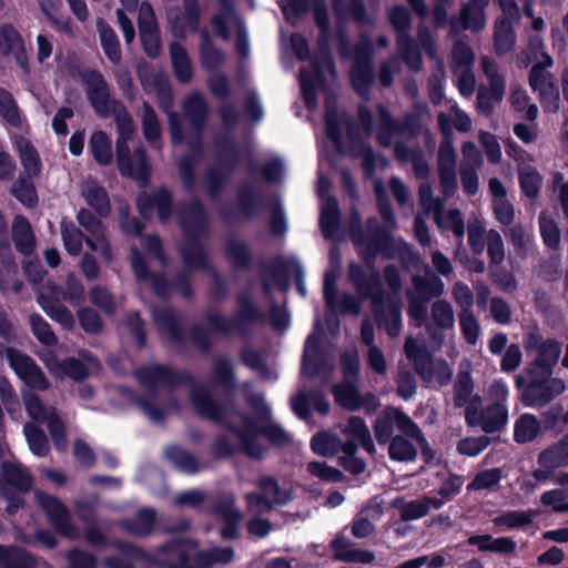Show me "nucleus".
<instances>
[{
	"instance_id": "obj_1",
	"label": "nucleus",
	"mask_w": 568,
	"mask_h": 568,
	"mask_svg": "<svg viewBox=\"0 0 568 568\" xmlns=\"http://www.w3.org/2000/svg\"><path fill=\"white\" fill-rule=\"evenodd\" d=\"M212 383L223 390V398L215 399L207 387L199 386L191 390L192 405L199 416L223 426L239 440V450L251 459L260 460L266 448L258 443L264 435L265 423L272 419L270 406L261 395L247 398L255 415L241 413L236 408L237 382L233 364L226 357H217L212 365Z\"/></svg>"
},
{
	"instance_id": "obj_2",
	"label": "nucleus",
	"mask_w": 568,
	"mask_h": 568,
	"mask_svg": "<svg viewBox=\"0 0 568 568\" xmlns=\"http://www.w3.org/2000/svg\"><path fill=\"white\" fill-rule=\"evenodd\" d=\"M183 242L178 252L183 265L189 270H199L211 274L210 295L213 301L222 302L230 293L226 278L210 263V254L204 240L210 235V222L206 210L199 197H192L176 212Z\"/></svg>"
},
{
	"instance_id": "obj_3",
	"label": "nucleus",
	"mask_w": 568,
	"mask_h": 568,
	"mask_svg": "<svg viewBox=\"0 0 568 568\" xmlns=\"http://www.w3.org/2000/svg\"><path fill=\"white\" fill-rule=\"evenodd\" d=\"M112 546L116 551L160 568H211L215 564H230L234 558V549L231 546L200 550L191 558L190 547L195 546V542L189 538L168 540L156 546L155 552H149L122 539L114 540Z\"/></svg>"
},
{
	"instance_id": "obj_4",
	"label": "nucleus",
	"mask_w": 568,
	"mask_h": 568,
	"mask_svg": "<svg viewBox=\"0 0 568 568\" xmlns=\"http://www.w3.org/2000/svg\"><path fill=\"white\" fill-rule=\"evenodd\" d=\"M358 255L364 266L354 261L349 262L347 266L348 281L361 298L371 300L377 326H385L388 334L394 336L400 327V310L395 304L390 305L389 312L384 308L387 294L376 266L379 254L359 248Z\"/></svg>"
},
{
	"instance_id": "obj_5",
	"label": "nucleus",
	"mask_w": 568,
	"mask_h": 568,
	"mask_svg": "<svg viewBox=\"0 0 568 568\" xmlns=\"http://www.w3.org/2000/svg\"><path fill=\"white\" fill-rule=\"evenodd\" d=\"M235 302L236 308L232 317H225L219 313H205L204 318L213 332L222 335L236 333L241 337L247 338L255 325H264L267 320L276 331H284L288 327L290 314L285 307L280 306L276 302L271 304L268 317L248 292L237 293Z\"/></svg>"
},
{
	"instance_id": "obj_6",
	"label": "nucleus",
	"mask_w": 568,
	"mask_h": 568,
	"mask_svg": "<svg viewBox=\"0 0 568 568\" xmlns=\"http://www.w3.org/2000/svg\"><path fill=\"white\" fill-rule=\"evenodd\" d=\"M139 384L149 392V396H136L134 402L153 423H164L165 412L155 405L159 387L173 393L180 386H195L194 376L186 369H174L170 365L154 363L139 367L135 373Z\"/></svg>"
},
{
	"instance_id": "obj_7",
	"label": "nucleus",
	"mask_w": 568,
	"mask_h": 568,
	"mask_svg": "<svg viewBox=\"0 0 568 568\" xmlns=\"http://www.w3.org/2000/svg\"><path fill=\"white\" fill-rule=\"evenodd\" d=\"M17 342V327L7 308L0 304V356L7 358L10 368L26 385L48 390L51 384L37 362L30 355L9 346Z\"/></svg>"
},
{
	"instance_id": "obj_8",
	"label": "nucleus",
	"mask_w": 568,
	"mask_h": 568,
	"mask_svg": "<svg viewBox=\"0 0 568 568\" xmlns=\"http://www.w3.org/2000/svg\"><path fill=\"white\" fill-rule=\"evenodd\" d=\"M525 376L515 377L516 388L520 392V400L526 407H545L561 395L566 385L560 378H552L554 369L531 361L525 367Z\"/></svg>"
},
{
	"instance_id": "obj_9",
	"label": "nucleus",
	"mask_w": 568,
	"mask_h": 568,
	"mask_svg": "<svg viewBox=\"0 0 568 568\" xmlns=\"http://www.w3.org/2000/svg\"><path fill=\"white\" fill-rule=\"evenodd\" d=\"M351 237L356 247L375 254H381L384 258L394 256L395 243L392 233L379 223L377 217L371 216L366 220V231L363 229L361 217L356 213L349 224Z\"/></svg>"
},
{
	"instance_id": "obj_10",
	"label": "nucleus",
	"mask_w": 568,
	"mask_h": 568,
	"mask_svg": "<svg viewBox=\"0 0 568 568\" xmlns=\"http://www.w3.org/2000/svg\"><path fill=\"white\" fill-rule=\"evenodd\" d=\"M214 145L216 148L215 161L219 169L209 170L205 181L209 195L212 199H217L222 195L229 175L241 163V149L236 141L230 136L217 138Z\"/></svg>"
},
{
	"instance_id": "obj_11",
	"label": "nucleus",
	"mask_w": 568,
	"mask_h": 568,
	"mask_svg": "<svg viewBox=\"0 0 568 568\" xmlns=\"http://www.w3.org/2000/svg\"><path fill=\"white\" fill-rule=\"evenodd\" d=\"M406 357L413 362L414 369L427 386L436 381L438 386H446L453 378V371L445 359L435 362L432 353L424 345H418L412 337L405 343Z\"/></svg>"
},
{
	"instance_id": "obj_12",
	"label": "nucleus",
	"mask_w": 568,
	"mask_h": 568,
	"mask_svg": "<svg viewBox=\"0 0 568 568\" xmlns=\"http://www.w3.org/2000/svg\"><path fill=\"white\" fill-rule=\"evenodd\" d=\"M264 207L265 200L262 191L252 182L245 181L236 187V202L222 206L219 215L224 223L235 224L241 220H253Z\"/></svg>"
},
{
	"instance_id": "obj_13",
	"label": "nucleus",
	"mask_w": 568,
	"mask_h": 568,
	"mask_svg": "<svg viewBox=\"0 0 568 568\" xmlns=\"http://www.w3.org/2000/svg\"><path fill=\"white\" fill-rule=\"evenodd\" d=\"M129 140L118 138L115 141V159L121 176L132 179L139 186H149L152 175V166L144 146H138L131 153Z\"/></svg>"
},
{
	"instance_id": "obj_14",
	"label": "nucleus",
	"mask_w": 568,
	"mask_h": 568,
	"mask_svg": "<svg viewBox=\"0 0 568 568\" xmlns=\"http://www.w3.org/2000/svg\"><path fill=\"white\" fill-rule=\"evenodd\" d=\"M373 53V44L368 40L354 47V64L349 71V81L359 97H366L375 82Z\"/></svg>"
},
{
	"instance_id": "obj_15",
	"label": "nucleus",
	"mask_w": 568,
	"mask_h": 568,
	"mask_svg": "<svg viewBox=\"0 0 568 568\" xmlns=\"http://www.w3.org/2000/svg\"><path fill=\"white\" fill-rule=\"evenodd\" d=\"M87 99L94 113L100 118H109L118 108L114 103L122 102L112 98L110 88L103 74L99 70H89L83 77Z\"/></svg>"
},
{
	"instance_id": "obj_16",
	"label": "nucleus",
	"mask_w": 568,
	"mask_h": 568,
	"mask_svg": "<svg viewBox=\"0 0 568 568\" xmlns=\"http://www.w3.org/2000/svg\"><path fill=\"white\" fill-rule=\"evenodd\" d=\"M87 99L94 113L100 118H109L118 108L114 103L122 102L112 98L110 88L103 74L99 70H89L83 77Z\"/></svg>"
},
{
	"instance_id": "obj_17",
	"label": "nucleus",
	"mask_w": 568,
	"mask_h": 568,
	"mask_svg": "<svg viewBox=\"0 0 568 568\" xmlns=\"http://www.w3.org/2000/svg\"><path fill=\"white\" fill-rule=\"evenodd\" d=\"M34 497L52 528L63 537L74 538L77 528L71 523V514L68 507L58 497L41 490H38Z\"/></svg>"
},
{
	"instance_id": "obj_18",
	"label": "nucleus",
	"mask_w": 568,
	"mask_h": 568,
	"mask_svg": "<svg viewBox=\"0 0 568 568\" xmlns=\"http://www.w3.org/2000/svg\"><path fill=\"white\" fill-rule=\"evenodd\" d=\"M34 497L52 528L63 537L74 538L77 528L71 523V514L68 507L58 497L41 490H38Z\"/></svg>"
},
{
	"instance_id": "obj_19",
	"label": "nucleus",
	"mask_w": 568,
	"mask_h": 568,
	"mask_svg": "<svg viewBox=\"0 0 568 568\" xmlns=\"http://www.w3.org/2000/svg\"><path fill=\"white\" fill-rule=\"evenodd\" d=\"M263 272L270 275L273 283L283 292L290 288V277L291 273H293L297 293L303 297L306 296L307 291L304 280V270L295 257L285 260L283 256L278 255L272 260L270 265L263 268Z\"/></svg>"
},
{
	"instance_id": "obj_20",
	"label": "nucleus",
	"mask_w": 568,
	"mask_h": 568,
	"mask_svg": "<svg viewBox=\"0 0 568 568\" xmlns=\"http://www.w3.org/2000/svg\"><path fill=\"white\" fill-rule=\"evenodd\" d=\"M183 113L195 130L194 136L187 141L189 148L201 154L203 151L202 131L209 118L207 102L199 92H193L183 102Z\"/></svg>"
},
{
	"instance_id": "obj_21",
	"label": "nucleus",
	"mask_w": 568,
	"mask_h": 568,
	"mask_svg": "<svg viewBox=\"0 0 568 568\" xmlns=\"http://www.w3.org/2000/svg\"><path fill=\"white\" fill-rule=\"evenodd\" d=\"M135 204L142 217H149L150 212L155 210L159 221L166 223L173 213V193L162 185L151 193L142 192L139 194Z\"/></svg>"
},
{
	"instance_id": "obj_22",
	"label": "nucleus",
	"mask_w": 568,
	"mask_h": 568,
	"mask_svg": "<svg viewBox=\"0 0 568 568\" xmlns=\"http://www.w3.org/2000/svg\"><path fill=\"white\" fill-rule=\"evenodd\" d=\"M146 7L148 13L144 12L143 6L141 7L138 20L141 47L150 59H158L162 50L160 30L151 6Z\"/></svg>"
},
{
	"instance_id": "obj_23",
	"label": "nucleus",
	"mask_w": 568,
	"mask_h": 568,
	"mask_svg": "<svg viewBox=\"0 0 568 568\" xmlns=\"http://www.w3.org/2000/svg\"><path fill=\"white\" fill-rule=\"evenodd\" d=\"M152 317L158 328L165 332L171 344L183 346L186 342L183 318L172 307L163 306L153 310Z\"/></svg>"
},
{
	"instance_id": "obj_24",
	"label": "nucleus",
	"mask_w": 568,
	"mask_h": 568,
	"mask_svg": "<svg viewBox=\"0 0 568 568\" xmlns=\"http://www.w3.org/2000/svg\"><path fill=\"white\" fill-rule=\"evenodd\" d=\"M312 72L301 70V92L307 109L312 110L317 105V89L326 88V74L321 61L313 59Z\"/></svg>"
},
{
	"instance_id": "obj_25",
	"label": "nucleus",
	"mask_w": 568,
	"mask_h": 568,
	"mask_svg": "<svg viewBox=\"0 0 568 568\" xmlns=\"http://www.w3.org/2000/svg\"><path fill=\"white\" fill-rule=\"evenodd\" d=\"M119 527L130 536L146 538L156 529V510L148 506L141 507L133 517L122 519Z\"/></svg>"
},
{
	"instance_id": "obj_26",
	"label": "nucleus",
	"mask_w": 568,
	"mask_h": 568,
	"mask_svg": "<svg viewBox=\"0 0 568 568\" xmlns=\"http://www.w3.org/2000/svg\"><path fill=\"white\" fill-rule=\"evenodd\" d=\"M201 9L199 0H182V11L171 19L172 33L175 38H184L186 32L199 31Z\"/></svg>"
},
{
	"instance_id": "obj_27",
	"label": "nucleus",
	"mask_w": 568,
	"mask_h": 568,
	"mask_svg": "<svg viewBox=\"0 0 568 568\" xmlns=\"http://www.w3.org/2000/svg\"><path fill=\"white\" fill-rule=\"evenodd\" d=\"M484 7L464 2L460 8L459 18L453 17L449 20L450 33H457L458 29L479 32L485 28L486 17Z\"/></svg>"
},
{
	"instance_id": "obj_28",
	"label": "nucleus",
	"mask_w": 568,
	"mask_h": 568,
	"mask_svg": "<svg viewBox=\"0 0 568 568\" xmlns=\"http://www.w3.org/2000/svg\"><path fill=\"white\" fill-rule=\"evenodd\" d=\"M224 254L234 272H244L253 267V254L251 247L244 241L227 239Z\"/></svg>"
},
{
	"instance_id": "obj_29",
	"label": "nucleus",
	"mask_w": 568,
	"mask_h": 568,
	"mask_svg": "<svg viewBox=\"0 0 568 568\" xmlns=\"http://www.w3.org/2000/svg\"><path fill=\"white\" fill-rule=\"evenodd\" d=\"M1 476L7 487L14 488L19 493H29L33 487V477L21 465L3 460L0 466Z\"/></svg>"
},
{
	"instance_id": "obj_30",
	"label": "nucleus",
	"mask_w": 568,
	"mask_h": 568,
	"mask_svg": "<svg viewBox=\"0 0 568 568\" xmlns=\"http://www.w3.org/2000/svg\"><path fill=\"white\" fill-rule=\"evenodd\" d=\"M164 457L173 467L187 475H195L202 469L196 456L176 444L165 447Z\"/></svg>"
},
{
	"instance_id": "obj_31",
	"label": "nucleus",
	"mask_w": 568,
	"mask_h": 568,
	"mask_svg": "<svg viewBox=\"0 0 568 568\" xmlns=\"http://www.w3.org/2000/svg\"><path fill=\"white\" fill-rule=\"evenodd\" d=\"M12 241L16 250L24 256L31 255L36 248V236L31 224L23 215H17L13 220Z\"/></svg>"
},
{
	"instance_id": "obj_32",
	"label": "nucleus",
	"mask_w": 568,
	"mask_h": 568,
	"mask_svg": "<svg viewBox=\"0 0 568 568\" xmlns=\"http://www.w3.org/2000/svg\"><path fill=\"white\" fill-rule=\"evenodd\" d=\"M34 555L16 545H0V568H37Z\"/></svg>"
},
{
	"instance_id": "obj_33",
	"label": "nucleus",
	"mask_w": 568,
	"mask_h": 568,
	"mask_svg": "<svg viewBox=\"0 0 568 568\" xmlns=\"http://www.w3.org/2000/svg\"><path fill=\"white\" fill-rule=\"evenodd\" d=\"M172 69L176 80L186 84L193 79V68L185 48L176 41H172L169 45Z\"/></svg>"
},
{
	"instance_id": "obj_34",
	"label": "nucleus",
	"mask_w": 568,
	"mask_h": 568,
	"mask_svg": "<svg viewBox=\"0 0 568 568\" xmlns=\"http://www.w3.org/2000/svg\"><path fill=\"white\" fill-rule=\"evenodd\" d=\"M358 382L343 381L333 386V395L337 405L348 412H357L362 408Z\"/></svg>"
},
{
	"instance_id": "obj_35",
	"label": "nucleus",
	"mask_w": 568,
	"mask_h": 568,
	"mask_svg": "<svg viewBox=\"0 0 568 568\" xmlns=\"http://www.w3.org/2000/svg\"><path fill=\"white\" fill-rule=\"evenodd\" d=\"M43 312L53 321L59 323L64 329L71 331L75 321L71 311L51 296H40L38 300Z\"/></svg>"
},
{
	"instance_id": "obj_36",
	"label": "nucleus",
	"mask_w": 568,
	"mask_h": 568,
	"mask_svg": "<svg viewBox=\"0 0 568 568\" xmlns=\"http://www.w3.org/2000/svg\"><path fill=\"white\" fill-rule=\"evenodd\" d=\"M508 420L507 407L501 403H493L480 414L479 424L486 434L500 432Z\"/></svg>"
},
{
	"instance_id": "obj_37",
	"label": "nucleus",
	"mask_w": 568,
	"mask_h": 568,
	"mask_svg": "<svg viewBox=\"0 0 568 568\" xmlns=\"http://www.w3.org/2000/svg\"><path fill=\"white\" fill-rule=\"evenodd\" d=\"M33 179L34 178L20 174L10 187L12 196L27 209H34L39 204V196L32 181Z\"/></svg>"
},
{
	"instance_id": "obj_38",
	"label": "nucleus",
	"mask_w": 568,
	"mask_h": 568,
	"mask_svg": "<svg viewBox=\"0 0 568 568\" xmlns=\"http://www.w3.org/2000/svg\"><path fill=\"white\" fill-rule=\"evenodd\" d=\"M100 43L105 57L113 63L118 64L121 61L122 53L121 47L114 30L102 19L97 23Z\"/></svg>"
},
{
	"instance_id": "obj_39",
	"label": "nucleus",
	"mask_w": 568,
	"mask_h": 568,
	"mask_svg": "<svg viewBox=\"0 0 568 568\" xmlns=\"http://www.w3.org/2000/svg\"><path fill=\"white\" fill-rule=\"evenodd\" d=\"M542 432L539 419L529 413L523 414L515 423L514 439L518 444L534 442Z\"/></svg>"
},
{
	"instance_id": "obj_40",
	"label": "nucleus",
	"mask_w": 568,
	"mask_h": 568,
	"mask_svg": "<svg viewBox=\"0 0 568 568\" xmlns=\"http://www.w3.org/2000/svg\"><path fill=\"white\" fill-rule=\"evenodd\" d=\"M379 125L376 134L377 143L383 148L392 144L393 136L398 134L399 121L396 120L384 104L377 105Z\"/></svg>"
},
{
	"instance_id": "obj_41",
	"label": "nucleus",
	"mask_w": 568,
	"mask_h": 568,
	"mask_svg": "<svg viewBox=\"0 0 568 568\" xmlns=\"http://www.w3.org/2000/svg\"><path fill=\"white\" fill-rule=\"evenodd\" d=\"M200 60L207 70H214L225 61L223 51L215 47L206 29L201 31Z\"/></svg>"
},
{
	"instance_id": "obj_42",
	"label": "nucleus",
	"mask_w": 568,
	"mask_h": 568,
	"mask_svg": "<svg viewBox=\"0 0 568 568\" xmlns=\"http://www.w3.org/2000/svg\"><path fill=\"white\" fill-rule=\"evenodd\" d=\"M311 449L322 457H334L341 453L339 436L333 432L321 430L311 438Z\"/></svg>"
},
{
	"instance_id": "obj_43",
	"label": "nucleus",
	"mask_w": 568,
	"mask_h": 568,
	"mask_svg": "<svg viewBox=\"0 0 568 568\" xmlns=\"http://www.w3.org/2000/svg\"><path fill=\"white\" fill-rule=\"evenodd\" d=\"M83 196L87 204L98 214L100 217H106L111 213V204L106 190L93 183L83 190Z\"/></svg>"
},
{
	"instance_id": "obj_44",
	"label": "nucleus",
	"mask_w": 568,
	"mask_h": 568,
	"mask_svg": "<svg viewBox=\"0 0 568 568\" xmlns=\"http://www.w3.org/2000/svg\"><path fill=\"white\" fill-rule=\"evenodd\" d=\"M566 416L567 412H564V406L560 403H556L548 409L541 412L539 423L542 432L559 435L564 432V426L568 425Z\"/></svg>"
},
{
	"instance_id": "obj_45",
	"label": "nucleus",
	"mask_w": 568,
	"mask_h": 568,
	"mask_svg": "<svg viewBox=\"0 0 568 568\" xmlns=\"http://www.w3.org/2000/svg\"><path fill=\"white\" fill-rule=\"evenodd\" d=\"M244 499L247 511L258 516L271 513L274 509V506H283L290 501V498L272 499L265 494H260L258 491L245 494Z\"/></svg>"
},
{
	"instance_id": "obj_46",
	"label": "nucleus",
	"mask_w": 568,
	"mask_h": 568,
	"mask_svg": "<svg viewBox=\"0 0 568 568\" xmlns=\"http://www.w3.org/2000/svg\"><path fill=\"white\" fill-rule=\"evenodd\" d=\"M332 7L338 21L348 16L357 24L369 22L363 0H351L348 8L344 6L342 0H332Z\"/></svg>"
},
{
	"instance_id": "obj_47",
	"label": "nucleus",
	"mask_w": 568,
	"mask_h": 568,
	"mask_svg": "<svg viewBox=\"0 0 568 568\" xmlns=\"http://www.w3.org/2000/svg\"><path fill=\"white\" fill-rule=\"evenodd\" d=\"M19 158L23 166V175L29 178H38L42 170V163L37 149L24 140L19 145Z\"/></svg>"
},
{
	"instance_id": "obj_48",
	"label": "nucleus",
	"mask_w": 568,
	"mask_h": 568,
	"mask_svg": "<svg viewBox=\"0 0 568 568\" xmlns=\"http://www.w3.org/2000/svg\"><path fill=\"white\" fill-rule=\"evenodd\" d=\"M351 152L353 156L363 159L362 166L365 176H373L376 171V154L373 148L361 136H351Z\"/></svg>"
},
{
	"instance_id": "obj_49",
	"label": "nucleus",
	"mask_w": 568,
	"mask_h": 568,
	"mask_svg": "<svg viewBox=\"0 0 568 568\" xmlns=\"http://www.w3.org/2000/svg\"><path fill=\"white\" fill-rule=\"evenodd\" d=\"M90 152L100 165H109L112 162L111 141L105 132L95 131L89 142Z\"/></svg>"
},
{
	"instance_id": "obj_50",
	"label": "nucleus",
	"mask_w": 568,
	"mask_h": 568,
	"mask_svg": "<svg viewBox=\"0 0 568 568\" xmlns=\"http://www.w3.org/2000/svg\"><path fill=\"white\" fill-rule=\"evenodd\" d=\"M333 38L332 30H318L317 36V50L318 54L315 55L314 59H318L321 61V67L323 69H327L331 75L335 77L337 74L336 64L333 57L331 41Z\"/></svg>"
},
{
	"instance_id": "obj_51",
	"label": "nucleus",
	"mask_w": 568,
	"mask_h": 568,
	"mask_svg": "<svg viewBox=\"0 0 568 568\" xmlns=\"http://www.w3.org/2000/svg\"><path fill=\"white\" fill-rule=\"evenodd\" d=\"M341 224V211L338 202L335 197L327 199L325 206L321 211L320 225L323 235L328 239L332 237L333 232L338 229Z\"/></svg>"
},
{
	"instance_id": "obj_52",
	"label": "nucleus",
	"mask_w": 568,
	"mask_h": 568,
	"mask_svg": "<svg viewBox=\"0 0 568 568\" xmlns=\"http://www.w3.org/2000/svg\"><path fill=\"white\" fill-rule=\"evenodd\" d=\"M392 507L400 510L403 521L417 520L428 514L427 505L422 498L406 501L405 497L398 496L392 501Z\"/></svg>"
},
{
	"instance_id": "obj_53",
	"label": "nucleus",
	"mask_w": 568,
	"mask_h": 568,
	"mask_svg": "<svg viewBox=\"0 0 568 568\" xmlns=\"http://www.w3.org/2000/svg\"><path fill=\"white\" fill-rule=\"evenodd\" d=\"M413 285L416 291V297L429 302L433 297H439L444 293V283L437 277L426 278L419 275L413 277Z\"/></svg>"
},
{
	"instance_id": "obj_54",
	"label": "nucleus",
	"mask_w": 568,
	"mask_h": 568,
	"mask_svg": "<svg viewBox=\"0 0 568 568\" xmlns=\"http://www.w3.org/2000/svg\"><path fill=\"white\" fill-rule=\"evenodd\" d=\"M417 455V447L402 435H396L388 444V456L394 462H414Z\"/></svg>"
},
{
	"instance_id": "obj_55",
	"label": "nucleus",
	"mask_w": 568,
	"mask_h": 568,
	"mask_svg": "<svg viewBox=\"0 0 568 568\" xmlns=\"http://www.w3.org/2000/svg\"><path fill=\"white\" fill-rule=\"evenodd\" d=\"M55 375L60 378L67 376L74 382H83L90 376L89 367L80 359L75 357H65L64 359L57 362Z\"/></svg>"
},
{
	"instance_id": "obj_56",
	"label": "nucleus",
	"mask_w": 568,
	"mask_h": 568,
	"mask_svg": "<svg viewBox=\"0 0 568 568\" xmlns=\"http://www.w3.org/2000/svg\"><path fill=\"white\" fill-rule=\"evenodd\" d=\"M30 450L38 457H45L50 452L49 439L39 426L27 423L23 427Z\"/></svg>"
},
{
	"instance_id": "obj_57",
	"label": "nucleus",
	"mask_w": 568,
	"mask_h": 568,
	"mask_svg": "<svg viewBox=\"0 0 568 568\" xmlns=\"http://www.w3.org/2000/svg\"><path fill=\"white\" fill-rule=\"evenodd\" d=\"M61 237L69 255L79 256L81 254L85 234L80 229L63 220L61 222Z\"/></svg>"
},
{
	"instance_id": "obj_58",
	"label": "nucleus",
	"mask_w": 568,
	"mask_h": 568,
	"mask_svg": "<svg viewBox=\"0 0 568 568\" xmlns=\"http://www.w3.org/2000/svg\"><path fill=\"white\" fill-rule=\"evenodd\" d=\"M518 181L521 193L530 200L538 197L542 184V176L531 166L519 170Z\"/></svg>"
},
{
	"instance_id": "obj_59",
	"label": "nucleus",
	"mask_w": 568,
	"mask_h": 568,
	"mask_svg": "<svg viewBox=\"0 0 568 568\" xmlns=\"http://www.w3.org/2000/svg\"><path fill=\"white\" fill-rule=\"evenodd\" d=\"M142 111V132L144 139L153 145L161 139L160 122L153 106L146 101L143 102Z\"/></svg>"
},
{
	"instance_id": "obj_60",
	"label": "nucleus",
	"mask_w": 568,
	"mask_h": 568,
	"mask_svg": "<svg viewBox=\"0 0 568 568\" xmlns=\"http://www.w3.org/2000/svg\"><path fill=\"white\" fill-rule=\"evenodd\" d=\"M474 392V379L469 371H459L454 385V404L464 407L470 402Z\"/></svg>"
},
{
	"instance_id": "obj_61",
	"label": "nucleus",
	"mask_w": 568,
	"mask_h": 568,
	"mask_svg": "<svg viewBox=\"0 0 568 568\" xmlns=\"http://www.w3.org/2000/svg\"><path fill=\"white\" fill-rule=\"evenodd\" d=\"M29 322L32 334L42 345L52 347L58 344V337L50 324L40 314H31Z\"/></svg>"
},
{
	"instance_id": "obj_62",
	"label": "nucleus",
	"mask_w": 568,
	"mask_h": 568,
	"mask_svg": "<svg viewBox=\"0 0 568 568\" xmlns=\"http://www.w3.org/2000/svg\"><path fill=\"white\" fill-rule=\"evenodd\" d=\"M24 44L18 29L11 23L0 26V54L9 55Z\"/></svg>"
},
{
	"instance_id": "obj_63",
	"label": "nucleus",
	"mask_w": 568,
	"mask_h": 568,
	"mask_svg": "<svg viewBox=\"0 0 568 568\" xmlns=\"http://www.w3.org/2000/svg\"><path fill=\"white\" fill-rule=\"evenodd\" d=\"M0 116L11 126L18 128L21 124L18 103L4 88H0Z\"/></svg>"
},
{
	"instance_id": "obj_64",
	"label": "nucleus",
	"mask_w": 568,
	"mask_h": 568,
	"mask_svg": "<svg viewBox=\"0 0 568 568\" xmlns=\"http://www.w3.org/2000/svg\"><path fill=\"white\" fill-rule=\"evenodd\" d=\"M397 47L407 65L413 70H418L422 64V55L409 33L397 36Z\"/></svg>"
}]
</instances>
